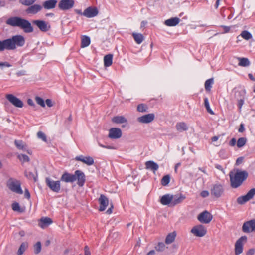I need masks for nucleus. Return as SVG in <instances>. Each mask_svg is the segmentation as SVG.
Returning a JSON list of instances; mask_svg holds the SVG:
<instances>
[{
    "label": "nucleus",
    "instance_id": "obj_4",
    "mask_svg": "<svg viewBox=\"0 0 255 255\" xmlns=\"http://www.w3.org/2000/svg\"><path fill=\"white\" fill-rule=\"evenodd\" d=\"M7 187L12 192L22 194L23 191L21 188V182L19 180L10 178L7 182Z\"/></svg>",
    "mask_w": 255,
    "mask_h": 255
},
{
    "label": "nucleus",
    "instance_id": "obj_41",
    "mask_svg": "<svg viewBox=\"0 0 255 255\" xmlns=\"http://www.w3.org/2000/svg\"><path fill=\"white\" fill-rule=\"evenodd\" d=\"M213 78H210L207 80L205 83V88L207 91H210L212 85L213 84Z\"/></svg>",
    "mask_w": 255,
    "mask_h": 255
},
{
    "label": "nucleus",
    "instance_id": "obj_54",
    "mask_svg": "<svg viewBox=\"0 0 255 255\" xmlns=\"http://www.w3.org/2000/svg\"><path fill=\"white\" fill-rule=\"evenodd\" d=\"M200 195L202 197L205 198L209 195V192L207 190H204L200 193Z\"/></svg>",
    "mask_w": 255,
    "mask_h": 255
},
{
    "label": "nucleus",
    "instance_id": "obj_57",
    "mask_svg": "<svg viewBox=\"0 0 255 255\" xmlns=\"http://www.w3.org/2000/svg\"><path fill=\"white\" fill-rule=\"evenodd\" d=\"M24 197L27 199H29L30 198V194L27 189H25V190Z\"/></svg>",
    "mask_w": 255,
    "mask_h": 255
},
{
    "label": "nucleus",
    "instance_id": "obj_40",
    "mask_svg": "<svg viewBox=\"0 0 255 255\" xmlns=\"http://www.w3.org/2000/svg\"><path fill=\"white\" fill-rule=\"evenodd\" d=\"M245 95L246 90L245 89H241L236 91L235 97L238 100L242 98H245Z\"/></svg>",
    "mask_w": 255,
    "mask_h": 255
},
{
    "label": "nucleus",
    "instance_id": "obj_18",
    "mask_svg": "<svg viewBox=\"0 0 255 255\" xmlns=\"http://www.w3.org/2000/svg\"><path fill=\"white\" fill-rule=\"evenodd\" d=\"M155 118L153 113L148 114L137 118L138 122L141 123H149L152 122Z\"/></svg>",
    "mask_w": 255,
    "mask_h": 255
},
{
    "label": "nucleus",
    "instance_id": "obj_43",
    "mask_svg": "<svg viewBox=\"0 0 255 255\" xmlns=\"http://www.w3.org/2000/svg\"><path fill=\"white\" fill-rule=\"evenodd\" d=\"M34 249V253L35 254H39L41 250V244L40 242H37L33 246Z\"/></svg>",
    "mask_w": 255,
    "mask_h": 255
},
{
    "label": "nucleus",
    "instance_id": "obj_55",
    "mask_svg": "<svg viewBox=\"0 0 255 255\" xmlns=\"http://www.w3.org/2000/svg\"><path fill=\"white\" fill-rule=\"evenodd\" d=\"M2 66H5V67H10L11 66V65L10 64L7 62H0V67H1Z\"/></svg>",
    "mask_w": 255,
    "mask_h": 255
},
{
    "label": "nucleus",
    "instance_id": "obj_49",
    "mask_svg": "<svg viewBox=\"0 0 255 255\" xmlns=\"http://www.w3.org/2000/svg\"><path fill=\"white\" fill-rule=\"evenodd\" d=\"M17 158L19 160L23 162H28L29 161V157L25 154H19L17 156Z\"/></svg>",
    "mask_w": 255,
    "mask_h": 255
},
{
    "label": "nucleus",
    "instance_id": "obj_31",
    "mask_svg": "<svg viewBox=\"0 0 255 255\" xmlns=\"http://www.w3.org/2000/svg\"><path fill=\"white\" fill-rule=\"evenodd\" d=\"M176 236V234L175 232H173L168 234L165 239V243L167 244H171L174 241Z\"/></svg>",
    "mask_w": 255,
    "mask_h": 255
},
{
    "label": "nucleus",
    "instance_id": "obj_62",
    "mask_svg": "<svg viewBox=\"0 0 255 255\" xmlns=\"http://www.w3.org/2000/svg\"><path fill=\"white\" fill-rule=\"evenodd\" d=\"M113 208V205L111 203L110 207L107 210L106 213L108 214H110L112 213V209Z\"/></svg>",
    "mask_w": 255,
    "mask_h": 255
},
{
    "label": "nucleus",
    "instance_id": "obj_2",
    "mask_svg": "<svg viewBox=\"0 0 255 255\" xmlns=\"http://www.w3.org/2000/svg\"><path fill=\"white\" fill-rule=\"evenodd\" d=\"M6 23L12 27H19L23 29L25 33H31L33 31V28L31 23L28 20L20 17H11L6 20Z\"/></svg>",
    "mask_w": 255,
    "mask_h": 255
},
{
    "label": "nucleus",
    "instance_id": "obj_52",
    "mask_svg": "<svg viewBox=\"0 0 255 255\" xmlns=\"http://www.w3.org/2000/svg\"><path fill=\"white\" fill-rule=\"evenodd\" d=\"M37 136L39 138L41 139L43 141L46 142V136L45 134L41 131L37 133Z\"/></svg>",
    "mask_w": 255,
    "mask_h": 255
},
{
    "label": "nucleus",
    "instance_id": "obj_12",
    "mask_svg": "<svg viewBox=\"0 0 255 255\" xmlns=\"http://www.w3.org/2000/svg\"><path fill=\"white\" fill-rule=\"evenodd\" d=\"M73 0H61L58 3V7L62 10H67L72 8L74 5Z\"/></svg>",
    "mask_w": 255,
    "mask_h": 255
},
{
    "label": "nucleus",
    "instance_id": "obj_33",
    "mask_svg": "<svg viewBox=\"0 0 255 255\" xmlns=\"http://www.w3.org/2000/svg\"><path fill=\"white\" fill-rule=\"evenodd\" d=\"M132 35L135 41L138 44H141L144 40V38L142 34L133 33Z\"/></svg>",
    "mask_w": 255,
    "mask_h": 255
},
{
    "label": "nucleus",
    "instance_id": "obj_1",
    "mask_svg": "<svg viewBox=\"0 0 255 255\" xmlns=\"http://www.w3.org/2000/svg\"><path fill=\"white\" fill-rule=\"evenodd\" d=\"M25 42L24 37L21 35H14L3 40H0V52L14 50L17 47L23 46Z\"/></svg>",
    "mask_w": 255,
    "mask_h": 255
},
{
    "label": "nucleus",
    "instance_id": "obj_35",
    "mask_svg": "<svg viewBox=\"0 0 255 255\" xmlns=\"http://www.w3.org/2000/svg\"><path fill=\"white\" fill-rule=\"evenodd\" d=\"M25 176L29 180H33L34 182L37 181V174H34L33 172L26 170L24 172Z\"/></svg>",
    "mask_w": 255,
    "mask_h": 255
},
{
    "label": "nucleus",
    "instance_id": "obj_59",
    "mask_svg": "<svg viewBox=\"0 0 255 255\" xmlns=\"http://www.w3.org/2000/svg\"><path fill=\"white\" fill-rule=\"evenodd\" d=\"M236 140L235 138H232L230 142H229V145L231 146H234L235 145L236 143Z\"/></svg>",
    "mask_w": 255,
    "mask_h": 255
},
{
    "label": "nucleus",
    "instance_id": "obj_64",
    "mask_svg": "<svg viewBox=\"0 0 255 255\" xmlns=\"http://www.w3.org/2000/svg\"><path fill=\"white\" fill-rule=\"evenodd\" d=\"M16 74L17 76H19L25 75L26 74H25V71L23 70V71H20L16 73Z\"/></svg>",
    "mask_w": 255,
    "mask_h": 255
},
{
    "label": "nucleus",
    "instance_id": "obj_23",
    "mask_svg": "<svg viewBox=\"0 0 255 255\" xmlns=\"http://www.w3.org/2000/svg\"><path fill=\"white\" fill-rule=\"evenodd\" d=\"M173 200V195H170L169 194H165L162 196L160 200V202L161 204L163 205H168L170 204L171 206H172V202Z\"/></svg>",
    "mask_w": 255,
    "mask_h": 255
},
{
    "label": "nucleus",
    "instance_id": "obj_63",
    "mask_svg": "<svg viewBox=\"0 0 255 255\" xmlns=\"http://www.w3.org/2000/svg\"><path fill=\"white\" fill-rule=\"evenodd\" d=\"M27 103H28V104L29 105H30V106H34V105H35V104H34V102H33V100H32V99H28V100H27Z\"/></svg>",
    "mask_w": 255,
    "mask_h": 255
},
{
    "label": "nucleus",
    "instance_id": "obj_3",
    "mask_svg": "<svg viewBox=\"0 0 255 255\" xmlns=\"http://www.w3.org/2000/svg\"><path fill=\"white\" fill-rule=\"evenodd\" d=\"M248 177V173L246 171H239L237 170L235 173L230 172L229 177L230 186L232 188L236 189L240 187L244 181Z\"/></svg>",
    "mask_w": 255,
    "mask_h": 255
},
{
    "label": "nucleus",
    "instance_id": "obj_53",
    "mask_svg": "<svg viewBox=\"0 0 255 255\" xmlns=\"http://www.w3.org/2000/svg\"><path fill=\"white\" fill-rule=\"evenodd\" d=\"M244 103V98H242L240 99H238V106L239 109V110L241 111L242 106Z\"/></svg>",
    "mask_w": 255,
    "mask_h": 255
},
{
    "label": "nucleus",
    "instance_id": "obj_16",
    "mask_svg": "<svg viewBox=\"0 0 255 255\" xmlns=\"http://www.w3.org/2000/svg\"><path fill=\"white\" fill-rule=\"evenodd\" d=\"M122 135L121 129L116 128H112L109 129L108 137L111 139H118Z\"/></svg>",
    "mask_w": 255,
    "mask_h": 255
},
{
    "label": "nucleus",
    "instance_id": "obj_17",
    "mask_svg": "<svg viewBox=\"0 0 255 255\" xmlns=\"http://www.w3.org/2000/svg\"><path fill=\"white\" fill-rule=\"evenodd\" d=\"M98 14V10L96 7H88L83 12V15L88 18L96 16Z\"/></svg>",
    "mask_w": 255,
    "mask_h": 255
},
{
    "label": "nucleus",
    "instance_id": "obj_42",
    "mask_svg": "<svg viewBox=\"0 0 255 255\" xmlns=\"http://www.w3.org/2000/svg\"><path fill=\"white\" fill-rule=\"evenodd\" d=\"M247 138L245 137H241L237 141V146L238 148L243 147L247 142Z\"/></svg>",
    "mask_w": 255,
    "mask_h": 255
},
{
    "label": "nucleus",
    "instance_id": "obj_24",
    "mask_svg": "<svg viewBox=\"0 0 255 255\" xmlns=\"http://www.w3.org/2000/svg\"><path fill=\"white\" fill-rule=\"evenodd\" d=\"M52 223V220L49 217H42L39 221L38 225L42 229H45Z\"/></svg>",
    "mask_w": 255,
    "mask_h": 255
},
{
    "label": "nucleus",
    "instance_id": "obj_29",
    "mask_svg": "<svg viewBox=\"0 0 255 255\" xmlns=\"http://www.w3.org/2000/svg\"><path fill=\"white\" fill-rule=\"evenodd\" d=\"M112 121L116 124H123L127 123V120L122 116H115L112 119Z\"/></svg>",
    "mask_w": 255,
    "mask_h": 255
},
{
    "label": "nucleus",
    "instance_id": "obj_47",
    "mask_svg": "<svg viewBox=\"0 0 255 255\" xmlns=\"http://www.w3.org/2000/svg\"><path fill=\"white\" fill-rule=\"evenodd\" d=\"M204 106L206 109V110L207 111V112L209 113H210L212 115L214 114V113L213 112V111L211 110V109L210 107L208 99L207 98H204Z\"/></svg>",
    "mask_w": 255,
    "mask_h": 255
},
{
    "label": "nucleus",
    "instance_id": "obj_14",
    "mask_svg": "<svg viewBox=\"0 0 255 255\" xmlns=\"http://www.w3.org/2000/svg\"><path fill=\"white\" fill-rule=\"evenodd\" d=\"M6 98L15 107L22 108L23 106L22 101L12 94H7Z\"/></svg>",
    "mask_w": 255,
    "mask_h": 255
},
{
    "label": "nucleus",
    "instance_id": "obj_6",
    "mask_svg": "<svg viewBox=\"0 0 255 255\" xmlns=\"http://www.w3.org/2000/svg\"><path fill=\"white\" fill-rule=\"evenodd\" d=\"M247 242V237L246 236H241L236 242L235 244V254L239 255L243 251V246Z\"/></svg>",
    "mask_w": 255,
    "mask_h": 255
},
{
    "label": "nucleus",
    "instance_id": "obj_21",
    "mask_svg": "<svg viewBox=\"0 0 255 255\" xmlns=\"http://www.w3.org/2000/svg\"><path fill=\"white\" fill-rule=\"evenodd\" d=\"M60 181L66 183H73L75 181L74 174H72L67 172H65L60 178Z\"/></svg>",
    "mask_w": 255,
    "mask_h": 255
},
{
    "label": "nucleus",
    "instance_id": "obj_37",
    "mask_svg": "<svg viewBox=\"0 0 255 255\" xmlns=\"http://www.w3.org/2000/svg\"><path fill=\"white\" fill-rule=\"evenodd\" d=\"M14 144L17 148L19 150L22 151L26 150V145L22 140H15L14 141Z\"/></svg>",
    "mask_w": 255,
    "mask_h": 255
},
{
    "label": "nucleus",
    "instance_id": "obj_19",
    "mask_svg": "<svg viewBox=\"0 0 255 255\" xmlns=\"http://www.w3.org/2000/svg\"><path fill=\"white\" fill-rule=\"evenodd\" d=\"M98 201L100 204L99 211H104L109 204V200L108 198L104 195L101 194L98 199Z\"/></svg>",
    "mask_w": 255,
    "mask_h": 255
},
{
    "label": "nucleus",
    "instance_id": "obj_38",
    "mask_svg": "<svg viewBox=\"0 0 255 255\" xmlns=\"http://www.w3.org/2000/svg\"><path fill=\"white\" fill-rule=\"evenodd\" d=\"M11 208L13 211L19 213H22L25 211V209L24 208L20 207L19 203L17 202L12 203L11 205Z\"/></svg>",
    "mask_w": 255,
    "mask_h": 255
},
{
    "label": "nucleus",
    "instance_id": "obj_51",
    "mask_svg": "<svg viewBox=\"0 0 255 255\" xmlns=\"http://www.w3.org/2000/svg\"><path fill=\"white\" fill-rule=\"evenodd\" d=\"M35 101L36 103L39 105H40L41 107H45V102L44 101V100L42 98L38 96H36L35 97Z\"/></svg>",
    "mask_w": 255,
    "mask_h": 255
},
{
    "label": "nucleus",
    "instance_id": "obj_25",
    "mask_svg": "<svg viewBox=\"0 0 255 255\" xmlns=\"http://www.w3.org/2000/svg\"><path fill=\"white\" fill-rule=\"evenodd\" d=\"M145 168L155 173L159 168L158 165L153 161H147L145 163Z\"/></svg>",
    "mask_w": 255,
    "mask_h": 255
},
{
    "label": "nucleus",
    "instance_id": "obj_27",
    "mask_svg": "<svg viewBox=\"0 0 255 255\" xmlns=\"http://www.w3.org/2000/svg\"><path fill=\"white\" fill-rule=\"evenodd\" d=\"M180 20L178 17H172L164 21V24L167 26H175L178 25Z\"/></svg>",
    "mask_w": 255,
    "mask_h": 255
},
{
    "label": "nucleus",
    "instance_id": "obj_15",
    "mask_svg": "<svg viewBox=\"0 0 255 255\" xmlns=\"http://www.w3.org/2000/svg\"><path fill=\"white\" fill-rule=\"evenodd\" d=\"M33 23L35 24L42 32H47L51 28L50 25L43 20H35L33 21Z\"/></svg>",
    "mask_w": 255,
    "mask_h": 255
},
{
    "label": "nucleus",
    "instance_id": "obj_10",
    "mask_svg": "<svg viewBox=\"0 0 255 255\" xmlns=\"http://www.w3.org/2000/svg\"><path fill=\"white\" fill-rule=\"evenodd\" d=\"M213 216L208 211L205 210L200 213L198 217V220L202 223L208 224L212 220Z\"/></svg>",
    "mask_w": 255,
    "mask_h": 255
},
{
    "label": "nucleus",
    "instance_id": "obj_46",
    "mask_svg": "<svg viewBox=\"0 0 255 255\" xmlns=\"http://www.w3.org/2000/svg\"><path fill=\"white\" fill-rule=\"evenodd\" d=\"M170 177L169 175H166L163 176L161 180V183L163 186L167 185L170 182Z\"/></svg>",
    "mask_w": 255,
    "mask_h": 255
},
{
    "label": "nucleus",
    "instance_id": "obj_36",
    "mask_svg": "<svg viewBox=\"0 0 255 255\" xmlns=\"http://www.w3.org/2000/svg\"><path fill=\"white\" fill-rule=\"evenodd\" d=\"M90 38L86 35H83L81 37V47L84 48L88 46L90 44Z\"/></svg>",
    "mask_w": 255,
    "mask_h": 255
},
{
    "label": "nucleus",
    "instance_id": "obj_48",
    "mask_svg": "<svg viewBox=\"0 0 255 255\" xmlns=\"http://www.w3.org/2000/svg\"><path fill=\"white\" fill-rule=\"evenodd\" d=\"M241 36L245 40H249L252 37V34L248 31H243L241 34Z\"/></svg>",
    "mask_w": 255,
    "mask_h": 255
},
{
    "label": "nucleus",
    "instance_id": "obj_11",
    "mask_svg": "<svg viewBox=\"0 0 255 255\" xmlns=\"http://www.w3.org/2000/svg\"><path fill=\"white\" fill-rule=\"evenodd\" d=\"M75 181L79 187H83L86 181V176L84 172L81 170H77L74 172Z\"/></svg>",
    "mask_w": 255,
    "mask_h": 255
},
{
    "label": "nucleus",
    "instance_id": "obj_9",
    "mask_svg": "<svg viewBox=\"0 0 255 255\" xmlns=\"http://www.w3.org/2000/svg\"><path fill=\"white\" fill-rule=\"evenodd\" d=\"M255 195V188L251 189L245 195L237 198V202L240 205H243L252 199Z\"/></svg>",
    "mask_w": 255,
    "mask_h": 255
},
{
    "label": "nucleus",
    "instance_id": "obj_61",
    "mask_svg": "<svg viewBox=\"0 0 255 255\" xmlns=\"http://www.w3.org/2000/svg\"><path fill=\"white\" fill-rule=\"evenodd\" d=\"M255 251L254 249H251L249 250L246 255H253L255 253Z\"/></svg>",
    "mask_w": 255,
    "mask_h": 255
},
{
    "label": "nucleus",
    "instance_id": "obj_56",
    "mask_svg": "<svg viewBox=\"0 0 255 255\" xmlns=\"http://www.w3.org/2000/svg\"><path fill=\"white\" fill-rule=\"evenodd\" d=\"M243 160H244L243 157H240L238 158L236 160V164L237 165H240V164H241L243 162Z\"/></svg>",
    "mask_w": 255,
    "mask_h": 255
},
{
    "label": "nucleus",
    "instance_id": "obj_8",
    "mask_svg": "<svg viewBox=\"0 0 255 255\" xmlns=\"http://www.w3.org/2000/svg\"><path fill=\"white\" fill-rule=\"evenodd\" d=\"M191 232L196 237H202L206 234L207 229L203 225L199 224L194 226Z\"/></svg>",
    "mask_w": 255,
    "mask_h": 255
},
{
    "label": "nucleus",
    "instance_id": "obj_22",
    "mask_svg": "<svg viewBox=\"0 0 255 255\" xmlns=\"http://www.w3.org/2000/svg\"><path fill=\"white\" fill-rule=\"evenodd\" d=\"M42 7L39 4L31 5L25 10L27 14H35L41 10Z\"/></svg>",
    "mask_w": 255,
    "mask_h": 255
},
{
    "label": "nucleus",
    "instance_id": "obj_58",
    "mask_svg": "<svg viewBox=\"0 0 255 255\" xmlns=\"http://www.w3.org/2000/svg\"><path fill=\"white\" fill-rule=\"evenodd\" d=\"M45 103H46V105H47V106L49 107H51L53 105L52 101L49 99H47L46 100Z\"/></svg>",
    "mask_w": 255,
    "mask_h": 255
},
{
    "label": "nucleus",
    "instance_id": "obj_13",
    "mask_svg": "<svg viewBox=\"0 0 255 255\" xmlns=\"http://www.w3.org/2000/svg\"><path fill=\"white\" fill-rule=\"evenodd\" d=\"M242 230L243 232L246 233L255 232L254 219L244 222L242 226Z\"/></svg>",
    "mask_w": 255,
    "mask_h": 255
},
{
    "label": "nucleus",
    "instance_id": "obj_44",
    "mask_svg": "<svg viewBox=\"0 0 255 255\" xmlns=\"http://www.w3.org/2000/svg\"><path fill=\"white\" fill-rule=\"evenodd\" d=\"M37 0H19V2L22 5L30 6L32 5Z\"/></svg>",
    "mask_w": 255,
    "mask_h": 255
},
{
    "label": "nucleus",
    "instance_id": "obj_20",
    "mask_svg": "<svg viewBox=\"0 0 255 255\" xmlns=\"http://www.w3.org/2000/svg\"><path fill=\"white\" fill-rule=\"evenodd\" d=\"M75 159L76 161H81L89 166L92 165L94 163L93 158L90 156H83L81 155L76 156Z\"/></svg>",
    "mask_w": 255,
    "mask_h": 255
},
{
    "label": "nucleus",
    "instance_id": "obj_60",
    "mask_svg": "<svg viewBox=\"0 0 255 255\" xmlns=\"http://www.w3.org/2000/svg\"><path fill=\"white\" fill-rule=\"evenodd\" d=\"M244 130H245V128H244V124H241L240 125L239 128L238 129V131L239 132H243Z\"/></svg>",
    "mask_w": 255,
    "mask_h": 255
},
{
    "label": "nucleus",
    "instance_id": "obj_28",
    "mask_svg": "<svg viewBox=\"0 0 255 255\" xmlns=\"http://www.w3.org/2000/svg\"><path fill=\"white\" fill-rule=\"evenodd\" d=\"M57 3V0H48L43 3V6L46 9H51L55 7Z\"/></svg>",
    "mask_w": 255,
    "mask_h": 255
},
{
    "label": "nucleus",
    "instance_id": "obj_39",
    "mask_svg": "<svg viewBox=\"0 0 255 255\" xmlns=\"http://www.w3.org/2000/svg\"><path fill=\"white\" fill-rule=\"evenodd\" d=\"M238 59L239 61V66L246 67L250 65V61L247 58H238Z\"/></svg>",
    "mask_w": 255,
    "mask_h": 255
},
{
    "label": "nucleus",
    "instance_id": "obj_7",
    "mask_svg": "<svg viewBox=\"0 0 255 255\" xmlns=\"http://www.w3.org/2000/svg\"><path fill=\"white\" fill-rule=\"evenodd\" d=\"M46 185L52 191L59 193L61 189L60 181H54L49 177H46L45 179Z\"/></svg>",
    "mask_w": 255,
    "mask_h": 255
},
{
    "label": "nucleus",
    "instance_id": "obj_32",
    "mask_svg": "<svg viewBox=\"0 0 255 255\" xmlns=\"http://www.w3.org/2000/svg\"><path fill=\"white\" fill-rule=\"evenodd\" d=\"M28 244L27 242H23L21 244L17 252V255H22L28 248Z\"/></svg>",
    "mask_w": 255,
    "mask_h": 255
},
{
    "label": "nucleus",
    "instance_id": "obj_34",
    "mask_svg": "<svg viewBox=\"0 0 255 255\" xmlns=\"http://www.w3.org/2000/svg\"><path fill=\"white\" fill-rule=\"evenodd\" d=\"M176 129L179 131H186L188 129V126L184 122H179L177 123L176 125Z\"/></svg>",
    "mask_w": 255,
    "mask_h": 255
},
{
    "label": "nucleus",
    "instance_id": "obj_30",
    "mask_svg": "<svg viewBox=\"0 0 255 255\" xmlns=\"http://www.w3.org/2000/svg\"><path fill=\"white\" fill-rule=\"evenodd\" d=\"M113 55L111 54H107L104 57V63L105 67H109L112 64Z\"/></svg>",
    "mask_w": 255,
    "mask_h": 255
},
{
    "label": "nucleus",
    "instance_id": "obj_45",
    "mask_svg": "<svg viewBox=\"0 0 255 255\" xmlns=\"http://www.w3.org/2000/svg\"><path fill=\"white\" fill-rule=\"evenodd\" d=\"M148 109V106L144 104H140L137 106V110L139 112H145Z\"/></svg>",
    "mask_w": 255,
    "mask_h": 255
},
{
    "label": "nucleus",
    "instance_id": "obj_26",
    "mask_svg": "<svg viewBox=\"0 0 255 255\" xmlns=\"http://www.w3.org/2000/svg\"><path fill=\"white\" fill-rule=\"evenodd\" d=\"M185 196L181 194L173 195L172 206H174L182 203L185 199Z\"/></svg>",
    "mask_w": 255,
    "mask_h": 255
},
{
    "label": "nucleus",
    "instance_id": "obj_5",
    "mask_svg": "<svg viewBox=\"0 0 255 255\" xmlns=\"http://www.w3.org/2000/svg\"><path fill=\"white\" fill-rule=\"evenodd\" d=\"M224 192L223 186L220 183L212 185L210 189L211 195L214 198L221 197Z\"/></svg>",
    "mask_w": 255,
    "mask_h": 255
},
{
    "label": "nucleus",
    "instance_id": "obj_50",
    "mask_svg": "<svg viewBox=\"0 0 255 255\" xmlns=\"http://www.w3.org/2000/svg\"><path fill=\"white\" fill-rule=\"evenodd\" d=\"M165 247V244L163 242H159L157 246L155 247V249L158 252H162L164 250Z\"/></svg>",
    "mask_w": 255,
    "mask_h": 255
}]
</instances>
